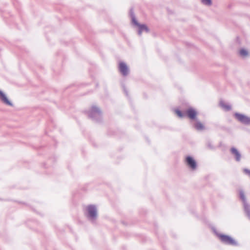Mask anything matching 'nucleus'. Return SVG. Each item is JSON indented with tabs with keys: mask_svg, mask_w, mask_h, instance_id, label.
Masks as SVG:
<instances>
[{
	"mask_svg": "<svg viewBox=\"0 0 250 250\" xmlns=\"http://www.w3.org/2000/svg\"><path fill=\"white\" fill-rule=\"evenodd\" d=\"M175 113L180 118H183L186 116V113H182L180 110L176 109L175 111Z\"/></svg>",
	"mask_w": 250,
	"mask_h": 250,
	"instance_id": "dca6fc26",
	"label": "nucleus"
},
{
	"mask_svg": "<svg viewBox=\"0 0 250 250\" xmlns=\"http://www.w3.org/2000/svg\"><path fill=\"white\" fill-rule=\"evenodd\" d=\"M129 14L132 23L138 27V34L139 36H141L143 32H145L146 33H148L149 32V29L146 24H140L137 21L132 9L130 10Z\"/></svg>",
	"mask_w": 250,
	"mask_h": 250,
	"instance_id": "f257e3e1",
	"label": "nucleus"
},
{
	"mask_svg": "<svg viewBox=\"0 0 250 250\" xmlns=\"http://www.w3.org/2000/svg\"><path fill=\"white\" fill-rule=\"evenodd\" d=\"M186 115H187L190 120H197V112L192 108H189L187 110L186 112Z\"/></svg>",
	"mask_w": 250,
	"mask_h": 250,
	"instance_id": "1a4fd4ad",
	"label": "nucleus"
},
{
	"mask_svg": "<svg viewBox=\"0 0 250 250\" xmlns=\"http://www.w3.org/2000/svg\"><path fill=\"white\" fill-rule=\"evenodd\" d=\"M208 147H210V148H212V147H211V145H210L208 144Z\"/></svg>",
	"mask_w": 250,
	"mask_h": 250,
	"instance_id": "f3484780",
	"label": "nucleus"
},
{
	"mask_svg": "<svg viewBox=\"0 0 250 250\" xmlns=\"http://www.w3.org/2000/svg\"><path fill=\"white\" fill-rule=\"evenodd\" d=\"M0 100L5 104L13 106V104L8 99L6 95L0 90Z\"/></svg>",
	"mask_w": 250,
	"mask_h": 250,
	"instance_id": "9b49d317",
	"label": "nucleus"
},
{
	"mask_svg": "<svg viewBox=\"0 0 250 250\" xmlns=\"http://www.w3.org/2000/svg\"><path fill=\"white\" fill-rule=\"evenodd\" d=\"M201 2L203 4L208 6H210L212 4L211 0H201Z\"/></svg>",
	"mask_w": 250,
	"mask_h": 250,
	"instance_id": "2eb2a0df",
	"label": "nucleus"
},
{
	"mask_svg": "<svg viewBox=\"0 0 250 250\" xmlns=\"http://www.w3.org/2000/svg\"><path fill=\"white\" fill-rule=\"evenodd\" d=\"M214 232L218 236V237L219 238V239L222 243L227 245L234 246H239L238 243L230 236L227 235L218 233L216 231Z\"/></svg>",
	"mask_w": 250,
	"mask_h": 250,
	"instance_id": "20e7f679",
	"label": "nucleus"
},
{
	"mask_svg": "<svg viewBox=\"0 0 250 250\" xmlns=\"http://www.w3.org/2000/svg\"><path fill=\"white\" fill-rule=\"evenodd\" d=\"M186 162L188 166L192 170L196 169L197 164L194 159L191 156H187L186 158Z\"/></svg>",
	"mask_w": 250,
	"mask_h": 250,
	"instance_id": "6e6552de",
	"label": "nucleus"
},
{
	"mask_svg": "<svg viewBox=\"0 0 250 250\" xmlns=\"http://www.w3.org/2000/svg\"><path fill=\"white\" fill-rule=\"evenodd\" d=\"M85 215L87 219L94 222L98 216L97 208L94 205H89L86 207Z\"/></svg>",
	"mask_w": 250,
	"mask_h": 250,
	"instance_id": "f03ea898",
	"label": "nucleus"
},
{
	"mask_svg": "<svg viewBox=\"0 0 250 250\" xmlns=\"http://www.w3.org/2000/svg\"><path fill=\"white\" fill-rule=\"evenodd\" d=\"M239 197L243 201L244 211L250 220V205L247 202L244 192L242 189L239 190Z\"/></svg>",
	"mask_w": 250,
	"mask_h": 250,
	"instance_id": "39448f33",
	"label": "nucleus"
},
{
	"mask_svg": "<svg viewBox=\"0 0 250 250\" xmlns=\"http://www.w3.org/2000/svg\"><path fill=\"white\" fill-rule=\"evenodd\" d=\"M234 116L238 121L242 124L249 125L250 121V117L238 113H235Z\"/></svg>",
	"mask_w": 250,
	"mask_h": 250,
	"instance_id": "423d86ee",
	"label": "nucleus"
},
{
	"mask_svg": "<svg viewBox=\"0 0 250 250\" xmlns=\"http://www.w3.org/2000/svg\"><path fill=\"white\" fill-rule=\"evenodd\" d=\"M119 69L120 72L123 76H125L128 74L129 69L125 62H121L119 63Z\"/></svg>",
	"mask_w": 250,
	"mask_h": 250,
	"instance_id": "0eeeda50",
	"label": "nucleus"
},
{
	"mask_svg": "<svg viewBox=\"0 0 250 250\" xmlns=\"http://www.w3.org/2000/svg\"><path fill=\"white\" fill-rule=\"evenodd\" d=\"M220 105L226 111H229L231 109V106L222 101L220 102Z\"/></svg>",
	"mask_w": 250,
	"mask_h": 250,
	"instance_id": "ddd939ff",
	"label": "nucleus"
},
{
	"mask_svg": "<svg viewBox=\"0 0 250 250\" xmlns=\"http://www.w3.org/2000/svg\"><path fill=\"white\" fill-rule=\"evenodd\" d=\"M125 93H126V94H127L126 91L125 90Z\"/></svg>",
	"mask_w": 250,
	"mask_h": 250,
	"instance_id": "a211bd4d",
	"label": "nucleus"
},
{
	"mask_svg": "<svg viewBox=\"0 0 250 250\" xmlns=\"http://www.w3.org/2000/svg\"><path fill=\"white\" fill-rule=\"evenodd\" d=\"M240 55L243 57H245L248 56V52L245 49H241L239 51Z\"/></svg>",
	"mask_w": 250,
	"mask_h": 250,
	"instance_id": "4468645a",
	"label": "nucleus"
},
{
	"mask_svg": "<svg viewBox=\"0 0 250 250\" xmlns=\"http://www.w3.org/2000/svg\"><path fill=\"white\" fill-rule=\"evenodd\" d=\"M89 118L96 122H100L102 120V112L96 106H92L88 112Z\"/></svg>",
	"mask_w": 250,
	"mask_h": 250,
	"instance_id": "7ed1b4c3",
	"label": "nucleus"
},
{
	"mask_svg": "<svg viewBox=\"0 0 250 250\" xmlns=\"http://www.w3.org/2000/svg\"><path fill=\"white\" fill-rule=\"evenodd\" d=\"M231 154L234 156L237 162H239L241 158V155L239 151L235 147H231L230 150Z\"/></svg>",
	"mask_w": 250,
	"mask_h": 250,
	"instance_id": "9d476101",
	"label": "nucleus"
},
{
	"mask_svg": "<svg viewBox=\"0 0 250 250\" xmlns=\"http://www.w3.org/2000/svg\"><path fill=\"white\" fill-rule=\"evenodd\" d=\"M196 122L193 124V126L194 128L198 131H202L204 129V125L198 120H195Z\"/></svg>",
	"mask_w": 250,
	"mask_h": 250,
	"instance_id": "f8f14e48",
	"label": "nucleus"
}]
</instances>
